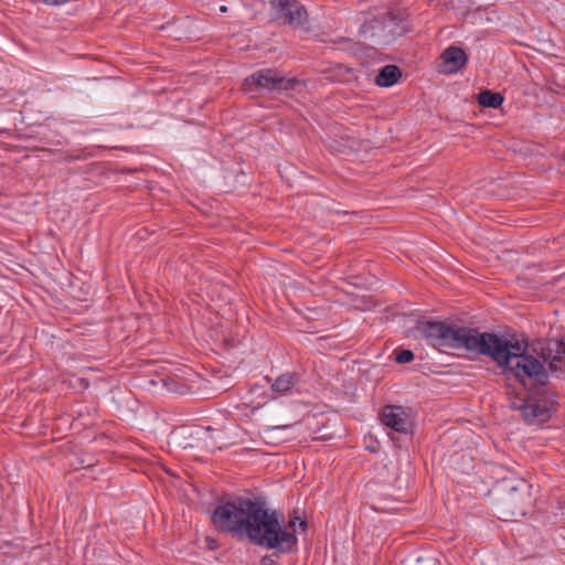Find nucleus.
<instances>
[{"label": "nucleus", "mask_w": 565, "mask_h": 565, "mask_svg": "<svg viewBox=\"0 0 565 565\" xmlns=\"http://www.w3.org/2000/svg\"><path fill=\"white\" fill-rule=\"evenodd\" d=\"M477 100L479 105L484 108L497 109L502 106L504 97L500 93L492 92L490 89H483L478 94Z\"/></svg>", "instance_id": "obj_16"}, {"label": "nucleus", "mask_w": 565, "mask_h": 565, "mask_svg": "<svg viewBox=\"0 0 565 565\" xmlns=\"http://www.w3.org/2000/svg\"><path fill=\"white\" fill-rule=\"evenodd\" d=\"M532 486L522 478L509 477L498 482L499 492L497 508L500 518L511 520L526 514L525 507L530 503Z\"/></svg>", "instance_id": "obj_5"}, {"label": "nucleus", "mask_w": 565, "mask_h": 565, "mask_svg": "<svg viewBox=\"0 0 565 565\" xmlns=\"http://www.w3.org/2000/svg\"><path fill=\"white\" fill-rule=\"evenodd\" d=\"M250 78L249 87L256 85L269 92L289 90L298 83L296 78H285L271 68L257 71Z\"/></svg>", "instance_id": "obj_10"}, {"label": "nucleus", "mask_w": 565, "mask_h": 565, "mask_svg": "<svg viewBox=\"0 0 565 565\" xmlns=\"http://www.w3.org/2000/svg\"><path fill=\"white\" fill-rule=\"evenodd\" d=\"M541 359L548 363L553 373L565 374V339H552L542 348Z\"/></svg>", "instance_id": "obj_11"}, {"label": "nucleus", "mask_w": 565, "mask_h": 565, "mask_svg": "<svg viewBox=\"0 0 565 565\" xmlns=\"http://www.w3.org/2000/svg\"><path fill=\"white\" fill-rule=\"evenodd\" d=\"M416 563H417V565H434L435 561L431 557L418 556L416 558Z\"/></svg>", "instance_id": "obj_20"}, {"label": "nucleus", "mask_w": 565, "mask_h": 565, "mask_svg": "<svg viewBox=\"0 0 565 565\" xmlns=\"http://www.w3.org/2000/svg\"><path fill=\"white\" fill-rule=\"evenodd\" d=\"M215 527L237 539L247 535V501L239 498L216 508L212 515Z\"/></svg>", "instance_id": "obj_7"}, {"label": "nucleus", "mask_w": 565, "mask_h": 565, "mask_svg": "<svg viewBox=\"0 0 565 565\" xmlns=\"http://www.w3.org/2000/svg\"><path fill=\"white\" fill-rule=\"evenodd\" d=\"M382 423L397 433L408 431V418L401 406L386 405L381 412Z\"/></svg>", "instance_id": "obj_12"}, {"label": "nucleus", "mask_w": 565, "mask_h": 565, "mask_svg": "<svg viewBox=\"0 0 565 565\" xmlns=\"http://www.w3.org/2000/svg\"><path fill=\"white\" fill-rule=\"evenodd\" d=\"M271 15L280 24H287L294 29L309 30L308 13L298 0L271 1Z\"/></svg>", "instance_id": "obj_9"}, {"label": "nucleus", "mask_w": 565, "mask_h": 565, "mask_svg": "<svg viewBox=\"0 0 565 565\" xmlns=\"http://www.w3.org/2000/svg\"><path fill=\"white\" fill-rule=\"evenodd\" d=\"M221 11H226V7H221Z\"/></svg>", "instance_id": "obj_23"}, {"label": "nucleus", "mask_w": 565, "mask_h": 565, "mask_svg": "<svg viewBox=\"0 0 565 565\" xmlns=\"http://www.w3.org/2000/svg\"><path fill=\"white\" fill-rule=\"evenodd\" d=\"M475 353L491 358L503 367L527 355L526 347L493 332H478Z\"/></svg>", "instance_id": "obj_6"}, {"label": "nucleus", "mask_w": 565, "mask_h": 565, "mask_svg": "<svg viewBox=\"0 0 565 565\" xmlns=\"http://www.w3.org/2000/svg\"><path fill=\"white\" fill-rule=\"evenodd\" d=\"M279 555H281V554L274 552L271 554H267V555L263 556L260 558V565H278L277 558Z\"/></svg>", "instance_id": "obj_19"}, {"label": "nucleus", "mask_w": 565, "mask_h": 565, "mask_svg": "<svg viewBox=\"0 0 565 565\" xmlns=\"http://www.w3.org/2000/svg\"><path fill=\"white\" fill-rule=\"evenodd\" d=\"M504 373H510L525 388H542L547 386L550 374L544 363L531 354H527L503 367Z\"/></svg>", "instance_id": "obj_8"}, {"label": "nucleus", "mask_w": 565, "mask_h": 565, "mask_svg": "<svg viewBox=\"0 0 565 565\" xmlns=\"http://www.w3.org/2000/svg\"><path fill=\"white\" fill-rule=\"evenodd\" d=\"M259 407V405L255 406V407H252V411H256L257 408Z\"/></svg>", "instance_id": "obj_22"}, {"label": "nucleus", "mask_w": 565, "mask_h": 565, "mask_svg": "<svg viewBox=\"0 0 565 565\" xmlns=\"http://www.w3.org/2000/svg\"><path fill=\"white\" fill-rule=\"evenodd\" d=\"M416 330L428 344L438 349H465L475 353L479 330L467 327H452L443 321H418Z\"/></svg>", "instance_id": "obj_3"}, {"label": "nucleus", "mask_w": 565, "mask_h": 565, "mask_svg": "<svg viewBox=\"0 0 565 565\" xmlns=\"http://www.w3.org/2000/svg\"><path fill=\"white\" fill-rule=\"evenodd\" d=\"M300 376L297 372H285L271 382V391L281 395L288 394L298 385Z\"/></svg>", "instance_id": "obj_14"}, {"label": "nucleus", "mask_w": 565, "mask_h": 565, "mask_svg": "<svg viewBox=\"0 0 565 565\" xmlns=\"http://www.w3.org/2000/svg\"><path fill=\"white\" fill-rule=\"evenodd\" d=\"M297 524L299 525L300 530L305 532L308 527V523L305 519H302L300 515L294 514L289 518L287 526H284L288 531L296 534L297 532Z\"/></svg>", "instance_id": "obj_17"}, {"label": "nucleus", "mask_w": 565, "mask_h": 565, "mask_svg": "<svg viewBox=\"0 0 565 565\" xmlns=\"http://www.w3.org/2000/svg\"><path fill=\"white\" fill-rule=\"evenodd\" d=\"M414 360V352L408 349H402L396 351L395 361L399 364L409 363Z\"/></svg>", "instance_id": "obj_18"}, {"label": "nucleus", "mask_w": 565, "mask_h": 565, "mask_svg": "<svg viewBox=\"0 0 565 565\" xmlns=\"http://www.w3.org/2000/svg\"><path fill=\"white\" fill-rule=\"evenodd\" d=\"M402 72L398 66L390 64L382 67L375 77V84L380 87H391L401 78Z\"/></svg>", "instance_id": "obj_15"}, {"label": "nucleus", "mask_w": 565, "mask_h": 565, "mask_svg": "<svg viewBox=\"0 0 565 565\" xmlns=\"http://www.w3.org/2000/svg\"><path fill=\"white\" fill-rule=\"evenodd\" d=\"M249 542L280 554L298 550L297 534L284 527L281 514L271 509L267 495L249 487Z\"/></svg>", "instance_id": "obj_1"}, {"label": "nucleus", "mask_w": 565, "mask_h": 565, "mask_svg": "<svg viewBox=\"0 0 565 565\" xmlns=\"http://www.w3.org/2000/svg\"><path fill=\"white\" fill-rule=\"evenodd\" d=\"M441 60L439 71L445 74H454L466 65L468 55L461 47L452 45L443 52Z\"/></svg>", "instance_id": "obj_13"}, {"label": "nucleus", "mask_w": 565, "mask_h": 565, "mask_svg": "<svg viewBox=\"0 0 565 565\" xmlns=\"http://www.w3.org/2000/svg\"><path fill=\"white\" fill-rule=\"evenodd\" d=\"M557 395L551 387L527 388L526 396L512 402L511 407L519 411L527 425H543L555 413Z\"/></svg>", "instance_id": "obj_4"}, {"label": "nucleus", "mask_w": 565, "mask_h": 565, "mask_svg": "<svg viewBox=\"0 0 565 565\" xmlns=\"http://www.w3.org/2000/svg\"><path fill=\"white\" fill-rule=\"evenodd\" d=\"M289 427H291V425L277 426V428H289ZM273 429H276V427H274Z\"/></svg>", "instance_id": "obj_21"}, {"label": "nucleus", "mask_w": 565, "mask_h": 565, "mask_svg": "<svg viewBox=\"0 0 565 565\" xmlns=\"http://www.w3.org/2000/svg\"><path fill=\"white\" fill-rule=\"evenodd\" d=\"M408 31L409 24L401 11H387L365 17L358 34L372 46H386Z\"/></svg>", "instance_id": "obj_2"}]
</instances>
